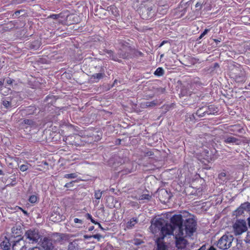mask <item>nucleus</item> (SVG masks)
<instances>
[{"mask_svg":"<svg viewBox=\"0 0 250 250\" xmlns=\"http://www.w3.org/2000/svg\"><path fill=\"white\" fill-rule=\"evenodd\" d=\"M150 229L157 238L163 237V239L167 235H171L172 232V225L162 218L153 220Z\"/></svg>","mask_w":250,"mask_h":250,"instance_id":"nucleus-1","label":"nucleus"},{"mask_svg":"<svg viewBox=\"0 0 250 250\" xmlns=\"http://www.w3.org/2000/svg\"><path fill=\"white\" fill-rule=\"evenodd\" d=\"M196 223L193 218H188L181 227H177L178 232H183L188 236H191L196 230Z\"/></svg>","mask_w":250,"mask_h":250,"instance_id":"nucleus-2","label":"nucleus"},{"mask_svg":"<svg viewBox=\"0 0 250 250\" xmlns=\"http://www.w3.org/2000/svg\"><path fill=\"white\" fill-rule=\"evenodd\" d=\"M144 6L140 8L139 12L142 19L148 20L154 15V4L149 0H146Z\"/></svg>","mask_w":250,"mask_h":250,"instance_id":"nucleus-3","label":"nucleus"},{"mask_svg":"<svg viewBox=\"0 0 250 250\" xmlns=\"http://www.w3.org/2000/svg\"><path fill=\"white\" fill-rule=\"evenodd\" d=\"M233 236L229 234L223 235L218 241L217 247L222 250H227L229 248L233 241Z\"/></svg>","mask_w":250,"mask_h":250,"instance_id":"nucleus-4","label":"nucleus"},{"mask_svg":"<svg viewBox=\"0 0 250 250\" xmlns=\"http://www.w3.org/2000/svg\"><path fill=\"white\" fill-rule=\"evenodd\" d=\"M183 233L184 232L175 231L171 234L175 237L176 245L178 250H182L186 246L187 241L185 239V237L188 236Z\"/></svg>","mask_w":250,"mask_h":250,"instance_id":"nucleus-5","label":"nucleus"},{"mask_svg":"<svg viewBox=\"0 0 250 250\" xmlns=\"http://www.w3.org/2000/svg\"><path fill=\"white\" fill-rule=\"evenodd\" d=\"M234 233L236 235H240L247 230L246 222L243 220H238L233 225Z\"/></svg>","mask_w":250,"mask_h":250,"instance_id":"nucleus-6","label":"nucleus"},{"mask_svg":"<svg viewBox=\"0 0 250 250\" xmlns=\"http://www.w3.org/2000/svg\"><path fill=\"white\" fill-rule=\"evenodd\" d=\"M24 236L32 243H37L41 238L39 230L36 229H30L27 230Z\"/></svg>","mask_w":250,"mask_h":250,"instance_id":"nucleus-7","label":"nucleus"},{"mask_svg":"<svg viewBox=\"0 0 250 250\" xmlns=\"http://www.w3.org/2000/svg\"><path fill=\"white\" fill-rule=\"evenodd\" d=\"M171 222L173 224L172 226V232L178 231V226L181 227L183 224L182 217L180 214L174 215L171 218Z\"/></svg>","mask_w":250,"mask_h":250,"instance_id":"nucleus-8","label":"nucleus"},{"mask_svg":"<svg viewBox=\"0 0 250 250\" xmlns=\"http://www.w3.org/2000/svg\"><path fill=\"white\" fill-rule=\"evenodd\" d=\"M52 241L51 239L44 237L41 239V245L44 250H53L54 246Z\"/></svg>","mask_w":250,"mask_h":250,"instance_id":"nucleus-9","label":"nucleus"},{"mask_svg":"<svg viewBox=\"0 0 250 250\" xmlns=\"http://www.w3.org/2000/svg\"><path fill=\"white\" fill-rule=\"evenodd\" d=\"M127 46H129L128 45V43H125V44H123L122 47L120 49V52L119 53L120 57L123 58L124 59L132 57L133 51H130L128 50H126L125 49V48H126Z\"/></svg>","mask_w":250,"mask_h":250,"instance_id":"nucleus-10","label":"nucleus"},{"mask_svg":"<svg viewBox=\"0 0 250 250\" xmlns=\"http://www.w3.org/2000/svg\"><path fill=\"white\" fill-rule=\"evenodd\" d=\"M80 139V136L77 135H74L72 136H69L66 139L67 141V143L74 145L75 146L79 145L78 140Z\"/></svg>","mask_w":250,"mask_h":250,"instance_id":"nucleus-11","label":"nucleus"},{"mask_svg":"<svg viewBox=\"0 0 250 250\" xmlns=\"http://www.w3.org/2000/svg\"><path fill=\"white\" fill-rule=\"evenodd\" d=\"M235 71L239 73H235V78L238 82H242L245 79V72L240 69H236Z\"/></svg>","mask_w":250,"mask_h":250,"instance_id":"nucleus-12","label":"nucleus"},{"mask_svg":"<svg viewBox=\"0 0 250 250\" xmlns=\"http://www.w3.org/2000/svg\"><path fill=\"white\" fill-rule=\"evenodd\" d=\"M163 237H158L156 239V243L157 245V250H167L166 246L163 243Z\"/></svg>","mask_w":250,"mask_h":250,"instance_id":"nucleus-13","label":"nucleus"},{"mask_svg":"<svg viewBox=\"0 0 250 250\" xmlns=\"http://www.w3.org/2000/svg\"><path fill=\"white\" fill-rule=\"evenodd\" d=\"M11 244L8 239H5L0 245V250H10Z\"/></svg>","mask_w":250,"mask_h":250,"instance_id":"nucleus-14","label":"nucleus"},{"mask_svg":"<svg viewBox=\"0 0 250 250\" xmlns=\"http://www.w3.org/2000/svg\"><path fill=\"white\" fill-rule=\"evenodd\" d=\"M63 234L54 233L51 235V239L54 242H60L63 239Z\"/></svg>","mask_w":250,"mask_h":250,"instance_id":"nucleus-15","label":"nucleus"},{"mask_svg":"<svg viewBox=\"0 0 250 250\" xmlns=\"http://www.w3.org/2000/svg\"><path fill=\"white\" fill-rule=\"evenodd\" d=\"M224 142L226 143H235L236 145H238L239 143L238 139L232 136L226 137L224 140Z\"/></svg>","mask_w":250,"mask_h":250,"instance_id":"nucleus-16","label":"nucleus"},{"mask_svg":"<svg viewBox=\"0 0 250 250\" xmlns=\"http://www.w3.org/2000/svg\"><path fill=\"white\" fill-rule=\"evenodd\" d=\"M208 109V106H203L200 108H199L196 113V114L200 117H202L205 116L206 115V112H207V109Z\"/></svg>","mask_w":250,"mask_h":250,"instance_id":"nucleus-17","label":"nucleus"},{"mask_svg":"<svg viewBox=\"0 0 250 250\" xmlns=\"http://www.w3.org/2000/svg\"><path fill=\"white\" fill-rule=\"evenodd\" d=\"M108 11L111 12V13L115 17L118 16L119 14V11L117 7L114 5H111L107 8Z\"/></svg>","mask_w":250,"mask_h":250,"instance_id":"nucleus-18","label":"nucleus"},{"mask_svg":"<svg viewBox=\"0 0 250 250\" xmlns=\"http://www.w3.org/2000/svg\"><path fill=\"white\" fill-rule=\"evenodd\" d=\"M68 250H79L78 244L76 241H73L69 243L68 248Z\"/></svg>","mask_w":250,"mask_h":250,"instance_id":"nucleus-19","label":"nucleus"},{"mask_svg":"<svg viewBox=\"0 0 250 250\" xmlns=\"http://www.w3.org/2000/svg\"><path fill=\"white\" fill-rule=\"evenodd\" d=\"M105 52L109 55V57L113 61L119 62V60L117 57L114 54L111 50H106Z\"/></svg>","mask_w":250,"mask_h":250,"instance_id":"nucleus-20","label":"nucleus"},{"mask_svg":"<svg viewBox=\"0 0 250 250\" xmlns=\"http://www.w3.org/2000/svg\"><path fill=\"white\" fill-rule=\"evenodd\" d=\"M125 49L126 50H128L129 51H133L132 57L142 56L143 54L141 52L136 51L135 49L131 48L130 46H127V47L125 48Z\"/></svg>","mask_w":250,"mask_h":250,"instance_id":"nucleus-21","label":"nucleus"},{"mask_svg":"<svg viewBox=\"0 0 250 250\" xmlns=\"http://www.w3.org/2000/svg\"><path fill=\"white\" fill-rule=\"evenodd\" d=\"M137 223V221L136 219L134 218L131 219L129 222L127 223L126 228L128 229H132Z\"/></svg>","mask_w":250,"mask_h":250,"instance_id":"nucleus-22","label":"nucleus"},{"mask_svg":"<svg viewBox=\"0 0 250 250\" xmlns=\"http://www.w3.org/2000/svg\"><path fill=\"white\" fill-rule=\"evenodd\" d=\"M243 208L246 211H250V203L245 202L240 206V209Z\"/></svg>","mask_w":250,"mask_h":250,"instance_id":"nucleus-23","label":"nucleus"},{"mask_svg":"<svg viewBox=\"0 0 250 250\" xmlns=\"http://www.w3.org/2000/svg\"><path fill=\"white\" fill-rule=\"evenodd\" d=\"M40 45V42L38 41H35L31 44L30 47L32 49L36 50L39 48Z\"/></svg>","mask_w":250,"mask_h":250,"instance_id":"nucleus-24","label":"nucleus"},{"mask_svg":"<svg viewBox=\"0 0 250 250\" xmlns=\"http://www.w3.org/2000/svg\"><path fill=\"white\" fill-rule=\"evenodd\" d=\"M31 166V165L30 164L26 163L25 164L20 166L19 168L21 171L24 172L26 171Z\"/></svg>","mask_w":250,"mask_h":250,"instance_id":"nucleus-25","label":"nucleus"},{"mask_svg":"<svg viewBox=\"0 0 250 250\" xmlns=\"http://www.w3.org/2000/svg\"><path fill=\"white\" fill-rule=\"evenodd\" d=\"M60 215H58L57 214H52L50 217V219L53 222H58L60 220Z\"/></svg>","mask_w":250,"mask_h":250,"instance_id":"nucleus-26","label":"nucleus"},{"mask_svg":"<svg viewBox=\"0 0 250 250\" xmlns=\"http://www.w3.org/2000/svg\"><path fill=\"white\" fill-rule=\"evenodd\" d=\"M164 73V69L161 67L158 68L154 72V75L158 76H161Z\"/></svg>","mask_w":250,"mask_h":250,"instance_id":"nucleus-27","label":"nucleus"},{"mask_svg":"<svg viewBox=\"0 0 250 250\" xmlns=\"http://www.w3.org/2000/svg\"><path fill=\"white\" fill-rule=\"evenodd\" d=\"M105 74L104 73H99L93 74L92 77L94 79H96L99 80L103 78Z\"/></svg>","mask_w":250,"mask_h":250,"instance_id":"nucleus-28","label":"nucleus"},{"mask_svg":"<svg viewBox=\"0 0 250 250\" xmlns=\"http://www.w3.org/2000/svg\"><path fill=\"white\" fill-rule=\"evenodd\" d=\"M12 232L17 236H19L21 233V229H19L18 227H14L12 229Z\"/></svg>","mask_w":250,"mask_h":250,"instance_id":"nucleus-29","label":"nucleus"},{"mask_svg":"<svg viewBox=\"0 0 250 250\" xmlns=\"http://www.w3.org/2000/svg\"><path fill=\"white\" fill-rule=\"evenodd\" d=\"M159 104L158 101H153L151 102H146V107H153Z\"/></svg>","mask_w":250,"mask_h":250,"instance_id":"nucleus-30","label":"nucleus"},{"mask_svg":"<svg viewBox=\"0 0 250 250\" xmlns=\"http://www.w3.org/2000/svg\"><path fill=\"white\" fill-rule=\"evenodd\" d=\"M150 198H151V196L149 194H143V195L140 196V197L138 198V200H145V199L149 200Z\"/></svg>","mask_w":250,"mask_h":250,"instance_id":"nucleus-31","label":"nucleus"},{"mask_svg":"<svg viewBox=\"0 0 250 250\" xmlns=\"http://www.w3.org/2000/svg\"><path fill=\"white\" fill-rule=\"evenodd\" d=\"M102 196V192L100 190H96L95 191L94 196L97 199H100Z\"/></svg>","mask_w":250,"mask_h":250,"instance_id":"nucleus-32","label":"nucleus"},{"mask_svg":"<svg viewBox=\"0 0 250 250\" xmlns=\"http://www.w3.org/2000/svg\"><path fill=\"white\" fill-rule=\"evenodd\" d=\"M77 177V174L75 173L67 174L64 175V177L66 178L73 179Z\"/></svg>","mask_w":250,"mask_h":250,"instance_id":"nucleus-33","label":"nucleus"},{"mask_svg":"<svg viewBox=\"0 0 250 250\" xmlns=\"http://www.w3.org/2000/svg\"><path fill=\"white\" fill-rule=\"evenodd\" d=\"M37 197L35 195H32L29 197V201L31 203H35L37 202Z\"/></svg>","mask_w":250,"mask_h":250,"instance_id":"nucleus-34","label":"nucleus"},{"mask_svg":"<svg viewBox=\"0 0 250 250\" xmlns=\"http://www.w3.org/2000/svg\"><path fill=\"white\" fill-rule=\"evenodd\" d=\"M48 18H52L53 19H58L60 18H62L61 14H52L48 17Z\"/></svg>","mask_w":250,"mask_h":250,"instance_id":"nucleus-35","label":"nucleus"},{"mask_svg":"<svg viewBox=\"0 0 250 250\" xmlns=\"http://www.w3.org/2000/svg\"><path fill=\"white\" fill-rule=\"evenodd\" d=\"M213 107L212 106H208V109H207V112H206V114L210 115L212 114H214V112L212 110Z\"/></svg>","mask_w":250,"mask_h":250,"instance_id":"nucleus-36","label":"nucleus"},{"mask_svg":"<svg viewBox=\"0 0 250 250\" xmlns=\"http://www.w3.org/2000/svg\"><path fill=\"white\" fill-rule=\"evenodd\" d=\"M86 218H87L88 219L90 220L91 222L92 223H93V224H95V225H96V224H97V223H98V222H97L95 221V220L92 218V216H91L90 214H89V213H87V214H86Z\"/></svg>","mask_w":250,"mask_h":250,"instance_id":"nucleus-37","label":"nucleus"},{"mask_svg":"<svg viewBox=\"0 0 250 250\" xmlns=\"http://www.w3.org/2000/svg\"><path fill=\"white\" fill-rule=\"evenodd\" d=\"M3 105L6 107L8 108L11 106V103L10 102L5 100L3 101Z\"/></svg>","mask_w":250,"mask_h":250,"instance_id":"nucleus-38","label":"nucleus"},{"mask_svg":"<svg viewBox=\"0 0 250 250\" xmlns=\"http://www.w3.org/2000/svg\"><path fill=\"white\" fill-rule=\"evenodd\" d=\"M24 124L31 125L33 124V121L31 120L26 119L23 121Z\"/></svg>","mask_w":250,"mask_h":250,"instance_id":"nucleus-39","label":"nucleus"},{"mask_svg":"<svg viewBox=\"0 0 250 250\" xmlns=\"http://www.w3.org/2000/svg\"><path fill=\"white\" fill-rule=\"evenodd\" d=\"M244 210H245L243 208L240 209V207H239V208H238L236 209V212L237 214L240 215V214H242Z\"/></svg>","mask_w":250,"mask_h":250,"instance_id":"nucleus-40","label":"nucleus"},{"mask_svg":"<svg viewBox=\"0 0 250 250\" xmlns=\"http://www.w3.org/2000/svg\"><path fill=\"white\" fill-rule=\"evenodd\" d=\"M153 155V152L151 151H147L146 152H145V156H151Z\"/></svg>","mask_w":250,"mask_h":250,"instance_id":"nucleus-41","label":"nucleus"},{"mask_svg":"<svg viewBox=\"0 0 250 250\" xmlns=\"http://www.w3.org/2000/svg\"><path fill=\"white\" fill-rule=\"evenodd\" d=\"M92 237H93L95 239H97L98 240V241H99L100 240V239L102 237V236L99 234H97L92 235Z\"/></svg>","mask_w":250,"mask_h":250,"instance_id":"nucleus-42","label":"nucleus"},{"mask_svg":"<svg viewBox=\"0 0 250 250\" xmlns=\"http://www.w3.org/2000/svg\"><path fill=\"white\" fill-rule=\"evenodd\" d=\"M19 241H16V242H15V243L13 245V250H18L16 247L18 246V245H19Z\"/></svg>","mask_w":250,"mask_h":250,"instance_id":"nucleus-43","label":"nucleus"},{"mask_svg":"<svg viewBox=\"0 0 250 250\" xmlns=\"http://www.w3.org/2000/svg\"><path fill=\"white\" fill-rule=\"evenodd\" d=\"M74 221L75 223H80L81 224H82L83 223V221L78 218H75Z\"/></svg>","mask_w":250,"mask_h":250,"instance_id":"nucleus-44","label":"nucleus"},{"mask_svg":"<svg viewBox=\"0 0 250 250\" xmlns=\"http://www.w3.org/2000/svg\"><path fill=\"white\" fill-rule=\"evenodd\" d=\"M202 4L201 2H198L196 4L195 7L197 8L199 7V9H201L202 8Z\"/></svg>","mask_w":250,"mask_h":250,"instance_id":"nucleus-45","label":"nucleus"},{"mask_svg":"<svg viewBox=\"0 0 250 250\" xmlns=\"http://www.w3.org/2000/svg\"><path fill=\"white\" fill-rule=\"evenodd\" d=\"M226 174L224 172H221L219 175V177H220V178H222L223 177H225L226 176Z\"/></svg>","mask_w":250,"mask_h":250,"instance_id":"nucleus-46","label":"nucleus"},{"mask_svg":"<svg viewBox=\"0 0 250 250\" xmlns=\"http://www.w3.org/2000/svg\"><path fill=\"white\" fill-rule=\"evenodd\" d=\"M72 184V182L66 183L65 185V187L66 188H70Z\"/></svg>","mask_w":250,"mask_h":250,"instance_id":"nucleus-47","label":"nucleus"},{"mask_svg":"<svg viewBox=\"0 0 250 250\" xmlns=\"http://www.w3.org/2000/svg\"><path fill=\"white\" fill-rule=\"evenodd\" d=\"M167 42V41H163V42H161V43L160 44V45H159V47H162V46H163V45L165 43H166V42Z\"/></svg>","mask_w":250,"mask_h":250,"instance_id":"nucleus-48","label":"nucleus"},{"mask_svg":"<svg viewBox=\"0 0 250 250\" xmlns=\"http://www.w3.org/2000/svg\"><path fill=\"white\" fill-rule=\"evenodd\" d=\"M209 30L208 29H206L204 30V31L203 32V34H204L205 35H206L208 33V32L209 31Z\"/></svg>","mask_w":250,"mask_h":250,"instance_id":"nucleus-49","label":"nucleus"},{"mask_svg":"<svg viewBox=\"0 0 250 250\" xmlns=\"http://www.w3.org/2000/svg\"><path fill=\"white\" fill-rule=\"evenodd\" d=\"M91 237H92V235H90V236H88V235H84V238H86V239H89Z\"/></svg>","mask_w":250,"mask_h":250,"instance_id":"nucleus-50","label":"nucleus"},{"mask_svg":"<svg viewBox=\"0 0 250 250\" xmlns=\"http://www.w3.org/2000/svg\"><path fill=\"white\" fill-rule=\"evenodd\" d=\"M96 225H98L99 227L102 229V230H104V229L102 227L101 224L98 222Z\"/></svg>","mask_w":250,"mask_h":250,"instance_id":"nucleus-51","label":"nucleus"},{"mask_svg":"<svg viewBox=\"0 0 250 250\" xmlns=\"http://www.w3.org/2000/svg\"><path fill=\"white\" fill-rule=\"evenodd\" d=\"M198 250H205V246H203Z\"/></svg>","mask_w":250,"mask_h":250,"instance_id":"nucleus-52","label":"nucleus"},{"mask_svg":"<svg viewBox=\"0 0 250 250\" xmlns=\"http://www.w3.org/2000/svg\"><path fill=\"white\" fill-rule=\"evenodd\" d=\"M94 228V227H93V226H92V227H90V228L88 229V230H89V231H92V230H93Z\"/></svg>","mask_w":250,"mask_h":250,"instance_id":"nucleus-53","label":"nucleus"},{"mask_svg":"<svg viewBox=\"0 0 250 250\" xmlns=\"http://www.w3.org/2000/svg\"><path fill=\"white\" fill-rule=\"evenodd\" d=\"M7 83L9 84H11L12 83V81L10 79L9 80H7Z\"/></svg>","mask_w":250,"mask_h":250,"instance_id":"nucleus-54","label":"nucleus"},{"mask_svg":"<svg viewBox=\"0 0 250 250\" xmlns=\"http://www.w3.org/2000/svg\"><path fill=\"white\" fill-rule=\"evenodd\" d=\"M248 225H249V227L250 228V217H249L248 219Z\"/></svg>","mask_w":250,"mask_h":250,"instance_id":"nucleus-55","label":"nucleus"},{"mask_svg":"<svg viewBox=\"0 0 250 250\" xmlns=\"http://www.w3.org/2000/svg\"><path fill=\"white\" fill-rule=\"evenodd\" d=\"M208 250H216L213 247H210Z\"/></svg>","mask_w":250,"mask_h":250,"instance_id":"nucleus-56","label":"nucleus"},{"mask_svg":"<svg viewBox=\"0 0 250 250\" xmlns=\"http://www.w3.org/2000/svg\"><path fill=\"white\" fill-rule=\"evenodd\" d=\"M3 82L4 80L3 81H0V86H2L3 84Z\"/></svg>","mask_w":250,"mask_h":250,"instance_id":"nucleus-57","label":"nucleus"},{"mask_svg":"<svg viewBox=\"0 0 250 250\" xmlns=\"http://www.w3.org/2000/svg\"><path fill=\"white\" fill-rule=\"evenodd\" d=\"M213 40L216 42H220V41L218 40H217V39H213Z\"/></svg>","mask_w":250,"mask_h":250,"instance_id":"nucleus-58","label":"nucleus"},{"mask_svg":"<svg viewBox=\"0 0 250 250\" xmlns=\"http://www.w3.org/2000/svg\"><path fill=\"white\" fill-rule=\"evenodd\" d=\"M19 13H20V11H16V12H15V14H16V15H18Z\"/></svg>","mask_w":250,"mask_h":250,"instance_id":"nucleus-59","label":"nucleus"},{"mask_svg":"<svg viewBox=\"0 0 250 250\" xmlns=\"http://www.w3.org/2000/svg\"><path fill=\"white\" fill-rule=\"evenodd\" d=\"M3 174V172L0 169V175H2Z\"/></svg>","mask_w":250,"mask_h":250,"instance_id":"nucleus-60","label":"nucleus"},{"mask_svg":"<svg viewBox=\"0 0 250 250\" xmlns=\"http://www.w3.org/2000/svg\"><path fill=\"white\" fill-rule=\"evenodd\" d=\"M203 37L202 36V35H201L200 36V37H199V39H202Z\"/></svg>","mask_w":250,"mask_h":250,"instance_id":"nucleus-61","label":"nucleus"},{"mask_svg":"<svg viewBox=\"0 0 250 250\" xmlns=\"http://www.w3.org/2000/svg\"><path fill=\"white\" fill-rule=\"evenodd\" d=\"M23 213H24V214H27V211H26L23 210Z\"/></svg>","mask_w":250,"mask_h":250,"instance_id":"nucleus-62","label":"nucleus"},{"mask_svg":"<svg viewBox=\"0 0 250 250\" xmlns=\"http://www.w3.org/2000/svg\"><path fill=\"white\" fill-rule=\"evenodd\" d=\"M201 35H202V36L203 37H204V36H205L204 34H203V33H202Z\"/></svg>","mask_w":250,"mask_h":250,"instance_id":"nucleus-63","label":"nucleus"},{"mask_svg":"<svg viewBox=\"0 0 250 250\" xmlns=\"http://www.w3.org/2000/svg\"><path fill=\"white\" fill-rule=\"evenodd\" d=\"M28 114H32V113H31V112H29V111L28 112Z\"/></svg>","mask_w":250,"mask_h":250,"instance_id":"nucleus-64","label":"nucleus"}]
</instances>
